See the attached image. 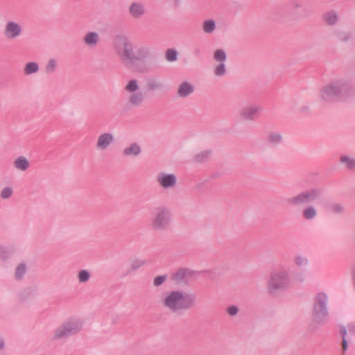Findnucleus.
Wrapping results in <instances>:
<instances>
[{"label":"nucleus","instance_id":"nucleus-1","mask_svg":"<svg viewBox=\"0 0 355 355\" xmlns=\"http://www.w3.org/2000/svg\"><path fill=\"white\" fill-rule=\"evenodd\" d=\"M319 99L324 103L345 101L355 96V85L350 78L341 76L331 79L319 91Z\"/></svg>","mask_w":355,"mask_h":355},{"label":"nucleus","instance_id":"nucleus-2","mask_svg":"<svg viewBox=\"0 0 355 355\" xmlns=\"http://www.w3.org/2000/svg\"><path fill=\"white\" fill-rule=\"evenodd\" d=\"M197 297L193 293H186L182 290H172L162 295L161 304L171 313H178L195 306Z\"/></svg>","mask_w":355,"mask_h":355},{"label":"nucleus","instance_id":"nucleus-3","mask_svg":"<svg viewBox=\"0 0 355 355\" xmlns=\"http://www.w3.org/2000/svg\"><path fill=\"white\" fill-rule=\"evenodd\" d=\"M83 321L78 318H69L54 329L51 335V341L67 340L69 337L78 334L83 329Z\"/></svg>","mask_w":355,"mask_h":355},{"label":"nucleus","instance_id":"nucleus-4","mask_svg":"<svg viewBox=\"0 0 355 355\" xmlns=\"http://www.w3.org/2000/svg\"><path fill=\"white\" fill-rule=\"evenodd\" d=\"M113 49L125 66L129 67L135 58V48L131 40L123 35H116L113 41Z\"/></svg>","mask_w":355,"mask_h":355},{"label":"nucleus","instance_id":"nucleus-5","mask_svg":"<svg viewBox=\"0 0 355 355\" xmlns=\"http://www.w3.org/2000/svg\"><path fill=\"white\" fill-rule=\"evenodd\" d=\"M291 277L288 268L282 266L274 269L270 275L268 281V291L270 294H277L290 286Z\"/></svg>","mask_w":355,"mask_h":355},{"label":"nucleus","instance_id":"nucleus-6","mask_svg":"<svg viewBox=\"0 0 355 355\" xmlns=\"http://www.w3.org/2000/svg\"><path fill=\"white\" fill-rule=\"evenodd\" d=\"M173 223V214L171 209L166 205H159L154 209L150 219V228L155 232L168 230Z\"/></svg>","mask_w":355,"mask_h":355},{"label":"nucleus","instance_id":"nucleus-7","mask_svg":"<svg viewBox=\"0 0 355 355\" xmlns=\"http://www.w3.org/2000/svg\"><path fill=\"white\" fill-rule=\"evenodd\" d=\"M329 300L327 293L320 291L313 298L312 319L317 324H323L329 318Z\"/></svg>","mask_w":355,"mask_h":355},{"label":"nucleus","instance_id":"nucleus-8","mask_svg":"<svg viewBox=\"0 0 355 355\" xmlns=\"http://www.w3.org/2000/svg\"><path fill=\"white\" fill-rule=\"evenodd\" d=\"M123 90L128 94L127 105L129 107H139L144 102V94L139 90V83L137 79L129 80L124 86Z\"/></svg>","mask_w":355,"mask_h":355},{"label":"nucleus","instance_id":"nucleus-9","mask_svg":"<svg viewBox=\"0 0 355 355\" xmlns=\"http://www.w3.org/2000/svg\"><path fill=\"white\" fill-rule=\"evenodd\" d=\"M322 195V190L319 188H311L303 191L288 199V202L295 207L309 205L318 200Z\"/></svg>","mask_w":355,"mask_h":355},{"label":"nucleus","instance_id":"nucleus-10","mask_svg":"<svg viewBox=\"0 0 355 355\" xmlns=\"http://www.w3.org/2000/svg\"><path fill=\"white\" fill-rule=\"evenodd\" d=\"M263 110V108L261 105L257 103L247 104L240 108L239 117L243 121H254L259 119Z\"/></svg>","mask_w":355,"mask_h":355},{"label":"nucleus","instance_id":"nucleus-11","mask_svg":"<svg viewBox=\"0 0 355 355\" xmlns=\"http://www.w3.org/2000/svg\"><path fill=\"white\" fill-rule=\"evenodd\" d=\"M156 183L163 189L168 190L176 187L178 178L174 173L164 171L159 172L155 177Z\"/></svg>","mask_w":355,"mask_h":355},{"label":"nucleus","instance_id":"nucleus-12","mask_svg":"<svg viewBox=\"0 0 355 355\" xmlns=\"http://www.w3.org/2000/svg\"><path fill=\"white\" fill-rule=\"evenodd\" d=\"M197 275V271L181 268L172 274L171 279L178 284H187Z\"/></svg>","mask_w":355,"mask_h":355},{"label":"nucleus","instance_id":"nucleus-13","mask_svg":"<svg viewBox=\"0 0 355 355\" xmlns=\"http://www.w3.org/2000/svg\"><path fill=\"white\" fill-rule=\"evenodd\" d=\"M114 135L112 132H106L100 134L96 141V148L98 151L107 150L114 142Z\"/></svg>","mask_w":355,"mask_h":355},{"label":"nucleus","instance_id":"nucleus-14","mask_svg":"<svg viewBox=\"0 0 355 355\" xmlns=\"http://www.w3.org/2000/svg\"><path fill=\"white\" fill-rule=\"evenodd\" d=\"M22 33L21 26L14 21H8L5 24L3 35L8 40H15Z\"/></svg>","mask_w":355,"mask_h":355},{"label":"nucleus","instance_id":"nucleus-15","mask_svg":"<svg viewBox=\"0 0 355 355\" xmlns=\"http://www.w3.org/2000/svg\"><path fill=\"white\" fill-rule=\"evenodd\" d=\"M153 56L152 48L148 44H140L136 47L134 62L150 58Z\"/></svg>","mask_w":355,"mask_h":355},{"label":"nucleus","instance_id":"nucleus-16","mask_svg":"<svg viewBox=\"0 0 355 355\" xmlns=\"http://www.w3.org/2000/svg\"><path fill=\"white\" fill-rule=\"evenodd\" d=\"M322 20L328 26H334L339 21V15L336 10H329L322 15Z\"/></svg>","mask_w":355,"mask_h":355},{"label":"nucleus","instance_id":"nucleus-17","mask_svg":"<svg viewBox=\"0 0 355 355\" xmlns=\"http://www.w3.org/2000/svg\"><path fill=\"white\" fill-rule=\"evenodd\" d=\"M195 87L189 82L184 81L181 83L177 90V94L180 98H187L194 92Z\"/></svg>","mask_w":355,"mask_h":355},{"label":"nucleus","instance_id":"nucleus-18","mask_svg":"<svg viewBox=\"0 0 355 355\" xmlns=\"http://www.w3.org/2000/svg\"><path fill=\"white\" fill-rule=\"evenodd\" d=\"M145 12V7L142 3L134 2L129 7V13L134 19L141 18Z\"/></svg>","mask_w":355,"mask_h":355},{"label":"nucleus","instance_id":"nucleus-19","mask_svg":"<svg viewBox=\"0 0 355 355\" xmlns=\"http://www.w3.org/2000/svg\"><path fill=\"white\" fill-rule=\"evenodd\" d=\"M141 153V148L137 142H132L123 149V154L126 157H137Z\"/></svg>","mask_w":355,"mask_h":355},{"label":"nucleus","instance_id":"nucleus-20","mask_svg":"<svg viewBox=\"0 0 355 355\" xmlns=\"http://www.w3.org/2000/svg\"><path fill=\"white\" fill-rule=\"evenodd\" d=\"M100 40L99 35L96 32H88L85 34L83 41L89 48H94Z\"/></svg>","mask_w":355,"mask_h":355},{"label":"nucleus","instance_id":"nucleus-21","mask_svg":"<svg viewBox=\"0 0 355 355\" xmlns=\"http://www.w3.org/2000/svg\"><path fill=\"white\" fill-rule=\"evenodd\" d=\"M13 166L17 171L24 172L29 168L30 162L26 157L19 156L14 160Z\"/></svg>","mask_w":355,"mask_h":355},{"label":"nucleus","instance_id":"nucleus-22","mask_svg":"<svg viewBox=\"0 0 355 355\" xmlns=\"http://www.w3.org/2000/svg\"><path fill=\"white\" fill-rule=\"evenodd\" d=\"M267 143L272 146H277L283 141V137L279 132H270L266 137Z\"/></svg>","mask_w":355,"mask_h":355},{"label":"nucleus","instance_id":"nucleus-23","mask_svg":"<svg viewBox=\"0 0 355 355\" xmlns=\"http://www.w3.org/2000/svg\"><path fill=\"white\" fill-rule=\"evenodd\" d=\"M318 216V211L316 208L311 205L304 207L302 211V216L306 220H312Z\"/></svg>","mask_w":355,"mask_h":355},{"label":"nucleus","instance_id":"nucleus-24","mask_svg":"<svg viewBox=\"0 0 355 355\" xmlns=\"http://www.w3.org/2000/svg\"><path fill=\"white\" fill-rule=\"evenodd\" d=\"M40 70V67L36 62H28L24 67V74L25 76H30L37 73Z\"/></svg>","mask_w":355,"mask_h":355},{"label":"nucleus","instance_id":"nucleus-25","mask_svg":"<svg viewBox=\"0 0 355 355\" xmlns=\"http://www.w3.org/2000/svg\"><path fill=\"white\" fill-rule=\"evenodd\" d=\"M327 209L331 213L341 214L344 212L345 207L340 202H331L327 205Z\"/></svg>","mask_w":355,"mask_h":355},{"label":"nucleus","instance_id":"nucleus-26","mask_svg":"<svg viewBox=\"0 0 355 355\" xmlns=\"http://www.w3.org/2000/svg\"><path fill=\"white\" fill-rule=\"evenodd\" d=\"M340 162L345 165V167L350 171H355V158L348 156L342 155Z\"/></svg>","mask_w":355,"mask_h":355},{"label":"nucleus","instance_id":"nucleus-27","mask_svg":"<svg viewBox=\"0 0 355 355\" xmlns=\"http://www.w3.org/2000/svg\"><path fill=\"white\" fill-rule=\"evenodd\" d=\"M295 266L299 268H304L309 265V259L306 256L298 254L293 258Z\"/></svg>","mask_w":355,"mask_h":355},{"label":"nucleus","instance_id":"nucleus-28","mask_svg":"<svg viewBox=\"0 0 355 355\" xmlns=\"http://www.w3.org/2000/svg\"><path fill=\"white\" fill-rule=\"evenodd\" d=\"M27 267L24 263L18 264L15 270L14 277L17 280H21L26 273Z\"/></svg>","mask_w":355,"mask_h":355},{"label":"nucleus","instance_id":"nucleus-29","mask_svg":"<svg viewBox=\"0 0 355 355\" xmlns=\"http://www.w3.org/2000/svg\"><path fill=\"white\" fill-rule=\"evenodd\" d=\"M12 250L7 246L0 245V260L6 261L12 256Z\"/></svg>","mask_w":355,"mask_h":355},{"label":"nucleus","instance_id":"nucleus-30","mask_svg":"<svg viewBox=\"0 0 355 355\" xmlns=\"http://www.w3.org/2000/svg\"><path fill=\"white\" fill-rule=\"evenodd\" d=\"M216 28V22L214 19H207L203 21L202 31L207 34L212 33Z\"/></svg>","mask_w":355,"mask_h":355},{"label":"nucleus","instance_id":"nucleus-31","mask_svg":"<svg viewBox=\"0 0 355 355\" xmlns=\"http://www.w3.org/2000/svg\"><path fill=\"white\" fill-rule=\"evenodd\" d=\"M344 330L346 333V336L349 337L352 340V337L355 336V323H349L346 326H341L340 327V334L342 335V332Z\"/></svg>","mask_w":355,"mask_h":355},{"label":"nucleus","instance_id":"nucleus-32","mask_svg":"<svg viewBox=\"0 0 355 355\" xmlns=\"http://www.w3.org/2000/svg\"><path fill=\"white\" fill-rule=\"evenodd\" d=\"M211 154L209 150H202L195 155L194 159L196 162L203 163L206 162Z\"/></svg>","mask_w":355,"mask_h":355},{"label":"nucleus","instance_id":"nucleus-33","mask_svg":"<svg viewBox=\"0 0 355 355\" xmlns=\"http://www.w3.org/2000/svg\"><path fill=\"white\" fill-rule=\"evenodd\" d=\"M57 67H58L57 61L53 58H51L47 61L46 64L44 67L45 73L46 74H51L56 71Z\"/></svg>","mask_w":355,"mask_h":355},{"label":"nucleus","instance_id":"nucleus-34","mask_svg":"<svg viewBox=\"0 0 355 355\" xmlns=\"http://www.w3.org/2000/svg\"><path fill=\"white\" fill-rule=\"evenodd\" d=\"M147 88L150 91L161 89L163 87L162 82L157 78H150L147 81Z\"/></svg>","mask_w":355,"mask_h":355},{"label":"nucleus","instance_id":"nucleus-35","mask_svg":"<svg viewBox=\"0 0 355 355\" xmlns=\"http://www.w3.org/2000/svg\"><path fill=\"white\" fill-rule=\"evenodd\" d=\"M340 336H341V338H342L341 343H340L341 354L345 355L349 348V343L351 341V339H349V337L346 336V333H345V331H344V330L343 331L342 335H340Z\"/></svg>","mask_w":355,"mask_h":355},{"label":"nucleus","instance_id":"nucleus-36","mask_svg":"<svg viewBox=\"0 0 355 355\" xmlns=\"http://www.w3.org/2000/svg\"><path fill=\"white\" fill-rule=\"evenodd\" d=\"M227 73V68L225 62H220L218 64H217L214 69V73L217 77H221L226 74Z\"/></svg>","mask_w":355,"mask_h":355},{"label":"nucleus","instance_id":"nucleus-37","mask_svg":"<svg viewBox=\"0 0 355 355\" xmlns=\"http://www.w3.org/2000/svg\"><path fill=\"white\" fill-rule=\"evenodd\" d=\"M146 264V261L145 260L135 259L130 262V269L129 272L136 271L139 268H141L144 265Z\"/></svg>","mask_w":355,"mask_h":355},{"label":"nucleus","instance_id":"nucleus-38","mask_svg":"<svg viewBox=\"0 0 355 355\" xmlns=\"http://www.w3.org/2000/svg\"><path fill=\"white\" fill-rule=\"evenodd\" d=\"M337 39L342 42H347L352 37V34L349 31H339L336 33Z\"/></svg>","mask_w":355,"mask_h":355},{"label":"nucleus","instance_id":"nucleus-39","mask_svg":"<svg viewBox=\"0 0 355 355\" xmlns=\"http://www.w3.org/2000/svg\"><path fill=\"white\" fill-rule=\"evenodd\" d=\"M165 58L168 62H175L178 60V51L173 49H168L166 51Z\"/></svg>","mask_w":355,"mask_h":355},{"label":"nucleus","instance_id":"nucleus-40","mask_svg":"<svg viewBox=\"0 0 355 355\" xmlns=\"http://www.w3.org/2000/svg\"><path fill=\"white\" fill-rule=\"evenodd\" d=\"M214 59L220 62H225L227 59V55L224 50L223 49H217L215 51L214 53Z\"/></svg>","mask_w":355,"mask_h":355},{"label":"nucleus","instance_id":"nucleus-41","mask_svg":"<svg viewBox=\"0 0 355 355\" xmlns=\"http://www.w3.org/2000/svg\"><path fill=\"white\" fill-rule=\"evenodd\" d=\"M90 278V273L87 270H81L78 273L79 283H85Z\"/></svg>","mask_w":355,"mask_h":355},{"label":"nucleus","instance_id":"nucleus-42","mask_svg":"<svg viewBox=\"0 0 355 355\" xmlns=\"http://www.w3.org/2000/svg\"><path fill=\"white\" fill-rule=\"evenodd\" d=\"M13 194V189L10 187H6L2 189L1 191V198L2 199H8L10 198Z\"/></svg>","mask_w":355,"mask_h":355},{"label":"nucleus","instance_id":"nucleus-43","mask_svg":"<svg viewBox=\"0 0 355 355\" xmlns=\"http://www.w3.org/2000/svg\"><path fill=\"white\" fill-rule=\"evenodd\" d=\"M167 275H162L157 276L153 279V286L155 287H159L162 286L163 284H164L167 279Z\"/></svg>","mask_w":355,"mask_h":355},{"label":"nucleus","instance_id":"nucleus-44","mask_svg":"<svg viewBox=\"0 0 355 355\" xmlns=\"http://www.w3.org/2000/svg\"><path fill=\"white\" fill-rule=\"evenodd\" d=\"M226 312L230 316L234 317L238 314L239 308L236 305H231L226 309Z\"/></svg>","mask_w":355,"mask_h":355},{"label":"nucleus","instance_id":"nucleus-45","mask_svg":"<svg viewBox=\"0 0 355 355\" xmlns=\"http://www.w3.org/2000/svg\"><path fill=\"white\" fill-rule=\"evenodd\" d=\"M295 281L303 283L306 280L305 274L303 272H298L294 275Z\"/></svg>","mask_w":355,"mask_h":355},{"label":"nucleus","instance_id":"nucleus-46","mask_svg":"<svg viewBox=\"0 0 355 355\" xmlns=\"http://www.w3.org/2000/svg\"><path fill=\"white\" fill-rule=\"evenodd\" d=\"M5 347V341L3 339H0V350L3 349Z\"/></svg>","mask_w":355,"mask_h":355}]
</instances>
